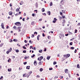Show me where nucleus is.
<instances>
[{
	"mask_svg": "<svg viewBox=\"0 0 80 80\" xmlns=\"http://www.w3.org/2000/svg\"><path fill=\"white\" fill-rule=\"evenodd\" d=\"M34 65H35V66H37V61H35L34 62Z\"/></svg>",
	"mask_w": 80,
	"mask_h": 80,
	"instance_id": "obj_8",
	"label": "nucleus"
},
{
	"mask_svg": "<svg viewBox=\"0 0 80 80\" xmlns=\"http://www.w3.org/2000/svg\"><path fill=\"white\" fill-rule=\"evenodd\" d=\"M38 63L39 65H42V62H38Z\"/></svg>",
	"mask_w": 80,
	"mask_h": 80,
	"instance_id": "obj_37",
	"label": "nucleus"
},
{
	"mask_svg": "<svg viewBox=\"0 0 80 80\" xmlns=\"http://www.w3.org/2000/svg\"><path fill=\"white\" fill-rule=\"evenodd\" d=\"M16 52L17 53H18V52H19V50H18V49L16 50Z\"/></svg>",
	"mask_w": 80,
	"mask_h": 80,
	"instance_id": "obj_27",
	"label": "nucleus"
},
{
	"mask_svg": "<svg viewBox=\"0 0 80 80\" xmlns=\"http://www.w3.org/2000/svg\"><path fill=\"white\" fill-rule=\"evenodd\" d=\"M40 35H38V36L37 37V38H39L40 37Z\"/></svg>",
	"mask_w": 80,
	"mask_h": 80,
	"instance_id": "obj_64",
	"label": "nucleus"
},
{
	"mask_svg": "<svg viewBox=\"0 0 80 80\" xmlns=\"http://www.w3.org/2000/svg\"><path fill=\"white\" fill-rule=\"evenodd\" d=\"M22 48L24 49H26L27 48L25 47V46H22Z\"/></svg>",
	"mask_w": 80,
	"mask_h": 80,
	"instance_id": "obj_28",
	"label": "nucleus"
},
{
	"mask_svg": "<svg viewBox=\"0 0 80 80\" xmlns=\"http://www.w3.org/2000/svg\"><path fill=\"white\" fill-rule=\"evenodd\" d=\"M63 2V0H62L60 2V4H62V5H63V3L62 2Z\"/></svg>",
	"mask_w": 80,
	"mask_h": 80,
	"instance_id": "obj_17",
	"label": "nucleus"
},
{
	"mask_svg": "<svg viewBox=\"0 0 80 80\" xmlns=\"http://www.w3.org/2000/svg\"><path fill=\"white\" fill-rule=\"evenodd\" d=\"M8 72H11L12 71V69L11 68H8Z\"/></svg>",
	"mask_w": 80,
	"mask_h": 80,
	"instance_id": "obj_14",
	"label": "nucleus"
},
{
	"mask_svg": "<svg viewBox=\"0 0 80 80\" xmlns=\"http://www.w3.org/2000/svg\"><path fill=\"white\" fill-rule=\"evenodd\" d=\"M68 70L67 69H66L65 70V72L66 73H68Z\"/></svg>",
	"mask_w": 80,
	"mask_h": 80,
	"instance_id": "obj_6",
	"label": "nucleus"
},
{
	"mask_svg": "<svg viewBox=\"0 0 80 80\" xmlns=\"http://www.w3.org/2000/svg\"><path fill=\"white\" fill-rule=\"evenodd\" d=\"M1 27H2V28H3V29H4V28H4V24H3V23H1Z\"/></svg>",
	"mask_w": 80,
	"mask_h": 80,
	"instance_id": "obj_3",
	"label": "nucleus"
},
{
	"mask_svg": "<svg viewBox=\"0 0 80 80\" xmlns=\"http://www.w3.org/2000/svg\"><path fill=\"white\" fill-rule=\"evenodd\" d=\"M60 13L61 15H63V13H62V12H60Z\"/></svg>",
	"mask_w": 80,
	"mask_h": 80,
	"instance_id": "obj_51",
	"label": "nucleus"
},
{
	"mask_svg": "<svg viewBox=\"0 0 80 80\" xmlns=\"http://www.w3.org/2000/svg\"><path fill=\"white\" fill-rule=\"evenodd\" d=\"M20 7H19V9L18 8L17 9H16V12H18L19 11H20Z\"/></svg>",
	"mask_w": 80,
	"mask_h": 80,
	"instance_id": "obj_10",
	"label": "nucleus"
},
{
	"mask_svg": "<svg viewBox=\"0 0 80 80\" xmlns=\"http://www.w3.org/2000/svg\"><path fill=\"white\" fill-rule=\"evenodd\" d=\"M78 26H80V22L78 23L77 24Z\"/></svg>",
	"mask_w": 80,
	"mask_h": 80,
	"instance_id": "obj_54",
	"label": "nucleus"
},
{
	"mask_svg": "<svg viewBox=\"0 0 80 80\" xmlns=\"http://www.w3.org/2000/svg\"><path fill=\"white\" fill-rule=\"evenodd\" d=\"M42 51H42V50H39V53H42Z\"/></svg>",
	"mask_w": 80,
	"mask_h": 80,
	"instance_id": "obj_25",
	"label": "nucleus"
},
{
	"mask_svg": "<svg viewBox=\"0 0 80 80\" xmlns=\"http://www.w3.org/2000/svg\"><path fill=\"white\" fill-rule=\"evenodd\" d=\"M9 15H12V14H13V12H9Z\"/></svg>",
	"mask_w": 80,
	"mask_h": 80,
	"instance_id": "obj_12",
	"label": "nucleus"
},
{
	"mask_svg": "<svg viewBox=\"0 0 80 80\" xmlns=\"http://www.w3.org/2000/svg\"><path fill=\"white\" fill-rule=\"evenodd\" d=\"M12 58H13V59H14V58H15V56H12Z\"/></svg>",
	"mask_w": 80,
	"mask_h": 80,
	"instance_id": "obj_58",
	"label": "nucleus"
},
{
	"mask_svg": "<svg viewBox=\"0 0 80 80\" xmlns=\"http://www.w3.org/2000/svg\"><path fill=\"white\" fill-rule=\"evenodd\" d=\"M57 64V62H53V65H56Z\"/></svg>",
	"mask_w": 80,
	"mask_h": 80,
	"instance_id": "obj_33",
	"label": "nucleus"
},
{
	"mask_svg": "<svg viewBox=\"0 0 80 80\" xmlns=\"http://www.w3.org/2000/svg\"><path fill=\"white\" fill-rule=\"evenodd\" d=\"M35 54H33L32 55V56H31V57L32 58H33V57H35Z\"/></svg>",
	"mask_w": 80,
	"mask_h": 80,
	"instance_id": "obj_32",
	"label": "nucleus"
},
{
	"mask_svg": "<svg viewBox=\"0 0 80 80\" xmlns=\"http://www.w3.org/2000/svg\"><path fill=\"white\" fill-rule=\"evenodd\" d=\"M76 52H77V49H75V51H74V52L75 53H76Z\"/></svg>",
	"mask_w": 80,
	"mask_h": 80,
	"instance_id": "obj_60",
	"label": "nucleus"
},
{
	"mask_svg": "<svg viewBox=\"0 0 80 80\" xmlns=\"http://www.w3.org/2000/svg\"><path fill=\"white\" fill-rule=\"evenodd\" d=\"M48 39H50V36H48Z\"/></svg>",
	"mask_w": 80,
	"mask_h": 80,
	"instance_id": "obj_53",
	"label": "nucleus"
},
{
	"mask_svg": "<svg viewBox=\"0 0 80 80\" xmlns=\"http://www.w3.org/2000/svg\"><path fill=\"white\" fill-rule=\"evenodd\" d=\"M49 70H53V68H49Z\"/></svg>",
	"mask_w": 80,
	"mask_h": 80,
	"instance_id": "obj_36",
	"label": "nucleus"
},
{
	"mask_svg": "<svg viewBox=\"0 0 80 80\" xmlns=\"http://www.w3.org/2000/svg\"><path fill=\"white\" fill-rule=\"evenodd\" d=\"M66 59L67 58H68L70 56V54H67V55H66Z\"/></svg>",
	"mask_w": 80,
	"mask_h": 80,
	"instance_id": "obj_7",
	"label": "nucleus"
},
{
	"mask_svg": "<svg viewBox=\"0 0 80 80\" xmlns=\"http://www.w3.org/2000/svg\"><path fill=\"white\" fill-rule=\"evenodd\" d=\"M60 78H61V79H62V78H63V76H60Z\"/></svg>",
	"mask_w": 80,
	"mask_h": 80,
	"instance_id": "obj_63",
	"label": "nucleus"
},
{
	"mask_svg": "<svg viewBox=\"0 0 80 80\" xmlns=\"http://www.w3.org/2000/svg\"><path fill=\"white\" fill-rule=\"evenodd\" d=\"M13 42H17V40L16 39H14L13 40Z\"/></svg>",
	"mask_w": 80,
	"mask_h": 80,
	"instance_id": "obj_31",
	"label": "nucleus"
},
{
	"mask_svg": "<svg viewBox=\"0 0 80 80\" xmlns=\"http://www.w3.org/2000/svg\"><path fill=\"white\" fill-rule=\"evenodd\" d=\"M27 58H28V57L26 56L25 58V59L27 60Z\"/></svg>",
	"mask_w": 80,
	"mask_h": 80,
	"instance_id": "obj_47",
	"label": "nucleus"
},
{
	"mask_svg": "<svg viewBox=\"0 0 80 80\" xmlns=\"http://www.w3.org/2000/svg\"><path fill=\"white\" fill-rule=\"evenodd\" d=\"M34 37H35V36H34V35L32 34V36H31V37H32V38H33Z\"/></svg>",
	"mask_w": 80,
	"mask_h": 80,
	"instance_id": "obj_43",
	"label": "nucleus"
},
{
	"mask_svg": "<svg viewBox=\"0 0 80 80\" xmlns=\"http://www.w3.org/2000/svg\"><path fill=\"white\" fill-rule=\"evenodd\" d=\"M3 76H2L0 78V80H1V79L2 80H3Z\"/></svg>",
	"mask_w": 80,
	"mask_h": 80,
	"instance_id": "obj_35",
	"label": "nucleus"
},
{
	"mask_svg": "<svg viewBox=\"0 0 80 80\" xmlns=\"http://www.w3.org/2000/svg\"><path fill=\"white\" fill-rule=\"evenodd\" d=\"M45 36V34H44V33H42V37H44Z\"/></svg>",
	"mask_w": 80,
	"mask_h": 80,
	"instance_id": "obj_55",
	"label": "nucleus"
},
{
	"mask_svg": "<svg viewBox=\"0 0 80 80\" xmlns=\"http://www.w3.org/2000/svg\"><path fill=\"white\" fill-rule=\"evenodd\" d=\"M15 25H17V26H21L22 24L20 22H17L15 23Z\"/></svg>",
	"mask_w": 80,
	"mask_h": 80,
	"instance_id": "obj_1",
	"label": "nucleus"
},
{
	"mask_svg": "<svg viewBox=\"0 0 80 80\" xmlns=\"http://www.w3.org/2000/svg\"><path fill=\"white\" fill-rule=\"evenodd\" d=\"M3 45V43H2L0 44V47H2Z\"/></svg>",
	"mask_w": 80,
	"mask_h": 80,
	"instance_id": "obj_22",
	"label": "nucleus"
},
{
	"mask_svg": "<svg viewBox=\"0 0 80 80\" xmlns=\"http://www.w3.org/2000/svg\"><path fill=\"white\" fill-rule=\"evenodd\" d=\"M12 48H10V49L8 51H9V52H10L11 51H12Z\"/></svg>",
	"mask_w": 80,
	"mask_h": 80,
	"instance_id": "obj_23",
	"label": "nucleus"
},
{
	"mask_svg": "<svg viewBox=\"0 0 80 80\" xmlns=\"http://www.w3.org/2000/svg\"><path fill=\"white\" fill-rule=\"evenodd\" d=\"M26 52H27V51H26V50H24L23 51V53H25Z\"/></svg>",
	"mask_w": 80,
	"mask_h": 80,
	"instance_id": "obj_44",
	"label": "nucleus"
},
{
	"mask_svg": "<svg viewBox=\"0 0 80 80\" xmlns=\"http://www.w3.org/2000/svg\"><path fill=\"white\" fill-rule=\"evenodd\" d=\"M62 16V18H65V16Z\"/></svg>",
	"mask_w": 80,
	"mask_h": 80,
	"instance_id": "obj_57",
	"label": "nucleus"
},
{
	"mask_svg": "<svg viewBox=\"0 0 80 80\" xmlns=\"http://www.w3.org/2000/svg\"><path fill=\"white\" fill-rule=\"evenodd\" d=\"M31 48H32V49H33V47L32 46H30V49H31Z\"/></svg>",
	"mask_w": 80,
	"mask_h": 80,
	"instance_id": "obj_40",
	"label": "nucleus"
},
{
	"mask_svg": "<svg viewBox=\"0 0 80 80\" xmlns=\"http://www.w3.org/2000/svg\"><path fill=\"white\" fill-rule=\"evenodd\" d=\"M50 56H48L47 57V59L48 60H50Z\"/></svg>",
	"mask_w": 80,
	"mask_h": 80,
	"instance_id": "obj_15",
	"label": "nucleus"
},
{
	"mask_svg": "<svg viewBox=\"0 0 80 80\" xmlns=\"http://www.w3.org/2000/svg\"><path fill=\"white\" fill-rule=\"evenodd\" d=\"M39 21H40V22H41V21H42V18H41L40 19H39Z\"/></svg>",
	"mask_w": 80,
	"mask_h": 80,
	"instance_id": "obj_48",
	"label": "nucleus"
},
{
	"mask_svg": "<svg viewBox=\"0 0 80 80\" xmlns=\"http://www.w3.org/2000/svg\"><path fill=\"white\" fill-rule=\"evenodd\" d=\"M31 25H35V22H33L31 23Z\"/></svg>",
	"mask_w": 80,
	"mask_h": 80,
	"instance_id": "obj_21",
	"label": "nucleus"
},
{
	"mask_svg": "<svg viewBox=\"0 0 80 80\" xmlns=\"http://www.w3.org/2000/svg\"><path fill=\"white\" fill-rule=\"evenodd\" d=\"M42 12H45V8H42Z\"/></svg>",
	"mask_w": 80,
	"mask_h": 80,
	"instance_id": "obj_19",
	"label": "nucleus"
},
{
	"mask_svg": "<svg viewBox=\"0 0 80 80\" xmlns=\"http://www.w3.org/2000/svg\"><path fill=\"white\" fill-rule=\"evenodd\" d=\"M47 13L48 15H50V14H51V12L50 11H48L47 12Z\"/></svg>",
	"mask_w": 80,
	"mask_h": 80,
	"instance_id": "obj_4",
	"label": "nucleus"
},
{
	"mask_svg": "<svg viewBox=\"0 0 80 80\" xmlns=\"http://www.w3.org/2000/svg\"><path fill=\"white\" fill-rule=\"evenodd\" d=\"M23 63L24 64V65H26V64L27 63V62H24Z\"/></svg>",
	"mask_w": 80,
	"mask_h": 80,
	"instance_id": "obj_34",
	"label": "nucleus"
},
{
	"mask_svg": "<svg viewBox=\"0 0 80 80\" xmlns=\"http://www.w3.org/2000/svg\"><path fill=\"white\" fill-rule=\"evenodd\" d=\"M36 6L37 8H38V3L36 2Z\"/></svg>",
	"mask_w": 80,
	"mask_h": 80,
	"instance_id": "obj_26",
	"label": "nucleus"
},
{
	"mask_svg": "<svg viewBox=\"0 0 80 80\" xmlns=\"http://www.w3.org/2000/svg\"><path fill=\"white\" fill-rule=\"evenodd\" d=\"M29 42L31 44H32V40H30L29 41Z\"/></svg>",
	"mask_w": 80,
	"mask_h": 80,
	"instance_id": "obj_42",
	"label": "nucleus"
},
{
	"mask_svg": "<svg viewBox=\"0 0 80 80\" xmlns=\"http://www.w3.org/2000/svg\"><path fill=\"white\" fill-rule=\"evenodd\" d=\"M77 68H80V65H79V64H78L77 65Z\"/></svg>",
	"mask_w": 80,
	"mask_h": 80,
	"instance_id": "obj_20",
	"label": "nucleus"
},
{
	"mask_svg": "<svg viewBox=\"0 0 80 80\" xmlns=\"http://www.w3.org/2000/svg\"><path fill=\"white\" fill-rule=\"evenodd\" d=\"M57 20V18H54V20L52 21L53 23H56Z\"/></svg>",
	"mask_w": 80,
	"mask_h": 80,
	"instance_id": "obj_2",
	"label": "nucleus"
},
{
	"mask_svg": "<svg viewBox=\"0 0 80 80\" xmlns=\"http://www.w3.org/2000/svg\"><path fill=\"white\" fill-rule=\"evenodd\" d=\"M44 52H46L47 51V49L46 48H45L44 50Z\"/></svg>",
	"mask_w": 80,
	"mask_h": 80,
	"instance_id": "obj_56",
	"label": "nucleus"
},
{
	"mask_svg": "<svg viewBox=\"0 0 80 80\" xmlns=\"http://www.w3.org/2000/svg\"><path fill=\"white\" fill-rule=\"evenodd\" d=\"M17 27H16L15 26H14L13 27V28L14 29H15V30H17Z\"/></svg>",
	"mask_w": 80,
	"mask_h": 80,
	"instance_id": "obj_24",
	"label": "nucleus"
},
{
	"mask_svg": "<svg viewBox=\"0 0 80 80\" xmlns=\"http://www.w3.org/2000/svg\"><path fill=\"white\" fill-rule=\"evenodd\" d=\"M9 42H13V40L12 39H11Z\"/></svg>",
	"mask_w": 80,
	"mask_h": 80,
	"instance_id": "obj_50",
	"label": "nucleus"
},
{
	"mask_svg": "<svg viewBox=\"0 0 80 80\" xmlns=\"http://www.w3.org/2000/svg\"><path fill=\"white\" fill-rule=\"evenodd\" d=\"M63 57H65V58H67L66 57H67V55H66V54L64 55H63Z\"/></svg>",
	"mask_w": 80,
	"mask_h": 80,
	"instance_id": "obj_49",
	"label": "nucleus"
},
{
	"mask_svg": "<svg viewBox=\"0 0 80 80\" xmlns=\"http://www.w3.org/2000/svg\"><path fill=\"white\" fill-rule=\"evenodd\" d=\"M73 45V43H72V42H70V45Z\"/></svg>",
	"mask_w": 80,
	"mask_h": 80,
	"instance_id": "obj_45",
	"label": "nucleus"
},
{
	"mask_svg": "<svg viewBox=\"0 0 80 80\" xmlns=\"http://www.w3.org/2000/svg\"><path fill=\"white\" fill-rule=\"evenodd\" d=\"M75 33H77V29L75 30Z\"/></svg>",
	"mask_w": 80,
	"mask_h": 80,
	"instance_id": "obj_52",
	"label": "nucleus"
},
{
	"mask_svg": "<svg viewBox=\"0 0 80 80\" xmlns=\"http://www.w3.org/2000/svg\"><path fill=\"white\" fill-rule=\"evenodd\" d=\"M32 17H34V16H35V14L34 13H33L32 14Z\"/></svg>",
	"mask_w": 80,
	"mask_h": 80,
	"instance_id": "obj_59",
	"label": "nucleus"
},
{
	"mask_svg": "<svg viewBox=\"0 0 80 80\" xmlns=\"http://www.w3.org/2000/svg\"><path fill=\"white\" fill-rule=\"evenodd\" d=\"M43 56H41L40 57V59H39V61H41V60H42V59H43Z\"/></svg>",
	"mask_w": 80,
	"mask_h": 80,
	"instance_id": "obj_9",
	"label": "nucleus"
},
{
	"mask_svg": "<svg viewBox=\"0 0 80 80\" xmlns=\"http://www.w3.org/2000/svg\"><path fill=\"white\" fill-rule=\"evenodd\" d=\"M23 15L24 16H26V14L25 13V12L24 13Z\"/></svg>",
	"mask_w": 80,
	"mask_h": 80,
	"instance_id": "obj_61",
	"label": "nucleus"
},
{
	"mask_svg": "<svg viewBox=\"0 0 80 80\" xmlns=\"http://www.w3.org/2000/svg\"><path fill=\"white\" fill-rule=\"evenodd\" d=\"M50 7H51V6H52V5H53V3L52 2H50Z\"/></svg>",
	"mask_w": 80,
	"mask_h": 80,
	"instance_id": "obj_16",
	"label": "nucleus"
},
{
	"mask_svg": "<svg viewBox=\"0 0 80 80\" xmlns=\"http://www.w3.org/2000/svg\"><path fill=\"white\" fill-rule=\"evenodd\" d=\"M39 70L40 72H42V71H43V68H40Z\"/></svg>",
	"mask_w": 80,
	"mask_h": 80,
	"instance_id": "obj_29",
	"label": "nucleus"
},
{
	"mask_svg": "<svg viewBox=\"0 0 80 80\" xmlns=\"http://www.w3.org/2000/svg\"><path fill=\"white\" fill-rule=\"evenodd\" d=\"M62 59H63L62 60V62H63V61H64V60H65L66 59V58H62Z\"/></svg>",
	"mask_w": 80,
	"mask_h": 80,
	"instance_id": "obj_18",
	"label": "nucleus"
},
{
	"mask_svg": "<svg viewBox=\"0 0 80 80\" xmlns=\"http://www.w3.org/2000/svg\"><path fill=\"white\" fill-rule=\"evenodd\" d=\"M75 48L73 47H71L70 48V49H72V50H73Z\"/></svg>",
	"mask_w": 80,
	"mask_h": 80,
	"instance_id": "obj_30",
	"label": "nucleus"
},
{
	"mask_svg": "<svg viewBox=\"0 0 80 80\" xmlns=\"http://www.w3.org/2000/svg\"><path fill=\"white\" fill-rule=\"evenodd\" d=\"M28 66H27L26 67V69H28V70H29L30 69V68H28Z\"/></svg>",
	"mask_w": 80,
	"mask_h": 80,
	"instance_id": "obj_46",
	"label": "nucleus"
},
{
	"mask_svg": "<svg viewBox=\"0 0 80 80\" xmlns=\"http://www.w3.org/2000/svg\"><path fill=\"white\" fill-rule=\"evenodd\" d=\"M32 73V72L31 71L30 72H29L28 73V74L29 73V75H30L31 73Z\"/></svg>",
	"mask_w": 80,
	"mask_h": 80,
	"instance_id": "obj_41",
	"label": "nucleus"
},
{
	"mask_svg": "<svg viewBox=\"0 0 80 80\" xmlns=\"http://www.w3.org/2000/svg\"><path fill=\"white\" fill-rule=\"evenodd\" d=\"M62 36H63V34H62L61 33V34H60L59 35V37L60 38H61V37H62Z\"/></svg>",
	"mask_w": 80,
	"mask_h": 80,
	"instance_id": "obj_11",
	"label": "nucleus"
},
{
	"mask_svg": "<svg viewBox=\"0 0 80 80\" xmlns=\"http://www.w3.org/2000/svg\"><path fill=\"white\" fill-rule=\"evenodd\" d=\"M20 28H21V27H18V32H21V29H20Z\"/></svg>",
	"mask_w": 80,
	"mask_h": 80,
	"instance_id": "obj_5",
	"label": "nucleus"
},
{
	"mask_svg": "<svg viewBox=\"0 0 80 80\" xmlns=\"http://www.w3.org/2000/svg\"><path fill=\"white\" fill-rule=\"evenodd\" d=\"M37 32H34V34L35 35V34H36V35H37Z\"/></svg>",
	"mask_w": 80,
	"mask_h": 80,
	"instance_id": "obj_38",
	"label": "nucleus"
},
{
	"mask_svg": "<svg viewBox=\"0 0 80 80\" xmlns=\"http://www.w3.org/2000/svg\"><path fill=\"white\" fill-rule=\"evenodd\" d=\"M19 14L18 13H17L16 14H15V15H18Z\"/></svg>",
	"mask_w": 80,
	"mask_h": 80,
	"instance_id": "obj_62",
	"label": "nucleus"
},
{
	"mask_svg": "<svg viewBox=\"0 0 80 80\" xmlns=\"http://www.w3.org/2000/svg\"><path fill=\"white\" fill-rule=\"evenodd\" d=\"M19 3L21 5H23V2L21 1Z\"/></svg>",
	"mask_w": 80,
	"mask_h": 80,
	"instance_id": "obj_13",
	"label": "nucleus"
},
{
	"mask_svg": "<svg viewBox=\"0 0 80 80\" xmlns=\"http://www.w3.org/2000/svg\"><path fill=\"white\" fill-rule=\"evenodd\" d=\"M9 53H10V52L9 51H8L7 52H6V53L7 54H8Z\"/></svg>",
	"mask_w": 80,
	"mask_h": 80,
	"instance_id": "obj_39",
	"label": "nucleus"
}]
</instances>
